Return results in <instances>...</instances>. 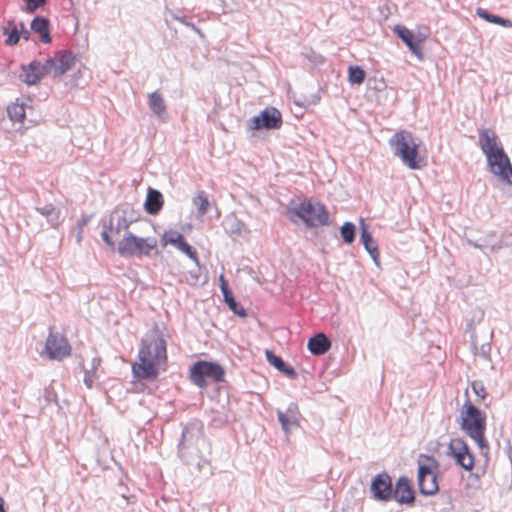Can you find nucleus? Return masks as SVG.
<instances>
[{"instance_id": "nucleus-9", "label": "nucleus", "mask_w": 512, "mask_h": 512, "mask_svg": "<svg viewBox=\"0 0 512 512\" xmlns=\"http://www.w3.org/2000/svg\"><path fill=\"white\" fill-rule=\"evenodd\" d=\"M447 455L465 471H472L475 466V456L466 441L460 437L452 438L447 446Z\"/></svg>"}, {"instance_id": "nucleus-13", "label": "nucleus", "mask_w": 512, "mask_h": 512, "mask_svg": "<svg viewBox=\"0 0 512 512\" xmlns=\"http://www.w3.org/2000/svg\"><path fill=\"white\" fill-rule=\"evenodd\" d=\"M45 61L49 74H53L54 77H61L74 67L76 57L72 52L62 50Z\"/></svg>"}, {"instance_id": "nucleus-40", "label": "nucleus", "mask_w": 512, "mask_h": 512, "mask_svg": "<svg viewBox=\"0 0 512 512\" xmlns=\"http://www.w3.org/2000/svg\"><path fill=\"white\" fill-rule=\"evenodd\" d=\"M219 282H220V288L221 289H225V288L228 287V284H227V281H226L224 275H220Z\"/></svg>"}, {"instance_id": "nucleus-37", "label": "nucleus", "mask_w": 512, "mask_h": 512, "mask_svg": "<svg viewBox=\"0 0 512 512\" xmlns=\"http://www.w3.org/2000/svg\"><path fill=\"white\" fill-rule=\"evenodd\" d=\"M102 239L111 249H114V242L112 241L108 231L102 232Z\"/></svg>"}, {"instance_id": "nucleus-33", "label": "nucleus", "mask_w": 512, "mask_h": 512, "mask_svg": "<svg viewBox=\"0 0 512 512\" xmlns=\"http://www.w3.org/2000/svg\"><path fill=\"white\" fill-rule=\"evenodd\" d=\"M472 389L473 391L475 392V394L480 398V399H485L486 396H487V392H486V389L485 387L479 383V382H473L472 383Z\"/></svg>"}, {"instance_id": "nucleus-17", "label": "nucleus", "mask_w": 512, "mask_h": 512, "mask_svg": "<svg viewBox=\"0 0 512 512\" xmlns=\"http://www.w3.org/2000/svg\"><path fill=\"white\" fill-rule=\"evenodd\" d=\"M49 75L46 61H32L28 65L22 66L21 78L28 85L37 84L43 77Z\"/></svg>"}, {"instance_id": "nucleus-18", "label": "nucleus", "mask_w": 512, "mask_h": 512, "mask_svg": "<svg viewBox=\"0 0 512 512\" xmlns=\"http://www.w3.org/2000/svg\"><path fill=\"white\" fill-rule=\"evenodd\" d=\"M479 145L487 157L493 153L503 150L497 134L491 129H482L479 133Z\"/></svg>"}, {"instance_id": "nucleus-6", "label": "nucleus", "mask_w": 512, "mask_h": 512, "mask_svg": "<svg viewBox=\"0 0 512 512\" xmlns=\"http://www.w3.org/2000/svg\"><path fill=\"white\" fill-rule=\"evenodd\" d=\"M158 247L154 236L139 237L132 232H126L118 242V253L123 257L149 256Z\"/></svg>"}, {"instance_id": "nucleus-12", "label": "nucleus", "mask_w": 512, "mask_h": 512, "mask_svg": "<svg viewBox=\"0 0 512 512\" xmlns=\"http://www.w3.org/2000/svg\"><path fill=\"white\" fill-rule=\"evenodd\" d=\"M282 124L281 112L275 107H267L258 116L249 120V128L254 131L279 129Z\"/></svg>"}, {"instance_id": "nucleus-16", "label": "nucleus", "mask_w": 512, "mask_h": 512, "mask_svg": "<svg viewBox=\"0 0 512 512\" xmlns=\"http://www.w3.org/2000/svg\"><path fill=\"white\" fill-rule=\"evenodd\" d=\"M371 492L376 500L389 501L392 499L393 486L388 474L376 475L371 483Z\"/></svg>"}, {"instance_id": "nucleus-22", "label": "nucleus", "mask_w": 512, "mask_h": 512, "mask_svg": "<svg viewBox=\"0 0 512 512\" xmlns=\"http://www.w3.org/2000/svg\"><path fill=\"white\" fill-rule=\"evenodd\" d=\"M31 29L40 35L41 41L45 44L51 42L49 21L43 17H36L31 23Z\"/></svg>"}, {"instance_id": "nucleus-7", "label": "nucleus", "mask_w": 512, "mask_h": 512, "mask_svg": "<svg viewBox=\"0 0 512 512\" xmlns=\"http://www.w3.org/2000/svg\"><path fill=\"white\" fill-rule=\"evenodd\" d=\"M225 371L218 363L208 361H197L190 368V380L200 388L207 387L206 379L213 382L223 380Z\"/></svg>"}, {"instance_id": "nucleus-38", "label": "nucleus", "mask_w": 512, "mask_h": 512, "mask_svg": "<svg viewBox=\"0 0 512 512\" xmlns=\"http://www.w3.org/2000/svg\"><path fill=\"white\" fill-rule=\"evenodd\" d=\"M221 292H222V294H223V297H224L225 302H226L228 299L233 298V294H232L231 290L229 289V287H227V288H225V289H221Z\"/></svg>"}, {"instance_id": "nucleus-44", "label": "nucleus", "mask_w": 512, "mask_h": 512, "mask_svg": "<svg viewBox=\"0 0 512 512\" xmlns=\"http://www.w3.org/2000/svg\"><path fill=\"white\" fill-rule=\"evenodd\" d=\"M145 225H146V226H148V227H153V225H150V224H149V223H147V222L145 223Z\"/></svg>"}, {"instance_id": "nucleus-27", "label": "nucleus", "mask_w": 512, "mask_h": 512, "mask_svg": "<svg viewBox=\"0 0 512 512\" xmlns=\"http://www.w3.org/2000/svg\"><path fill=\"white\" fill-rule=\"evenodd\" d=\"M361 239L366 250L373 257V259L376 260L379 256L378 247L375 241L373 240L371 234L366 229H362Z\"/></svg>"}, {"instance_id": "nucleus-5", "label": "nucleus", "mask_w": 512, "mask_h": 512, "mask_svg": "<svg viewBox=\"0 0 512 512\" xmlns=\"http://www.w3.org/2000/svg\"><path fill=\"white\" fill-rule=\"evenodd\" d=\"M417 484L424 496L436 495L439 491V462L432 456L421 454L417 459Z\"/></svg>"}, {"instance_id": "nucleus-43", "label": "nucleus", "mask_w": 512, "mask_h": 512, "mask_svg": "<svg viewBox=\"0 0 512 512\" xmlns=\"http://www.w3.org/2000/svg\"><path fill=\"white\" fill-rule=\"evenodd\" d=\"M52 211V208L49 209V210H46V209H41L40 212L43 214V215H48L50 212Z\"/></svg>"}, {"instance_id": "nucleus-29", "label": "nucleus", "mask_w": 512, "mask_h": 512, "mask_svg": "<svg viewBox=\"0 0 512 512\" xmlns=\"http://www.w3.org/2000/svg\"><path fill=\"white\" fill-rule=\"evenodd\" d=\"M366 77L365 71L359 66H350L348 69V80L351 84L360 85Z\"/></svg>"}, {"instance_id": "nucleus-19", "label": "nucleus", "mask_w": 512, "mask_h": 512, "mask_svg": "<svg viewBox=\"0 0 512 512\" xmlns=\"http://www.w3.org/2000/svg\"><path fill=\"white\" fill-rule=\"evenodd\" d=\"M307 347L313 355H323L330 349L331 341L325 334L318 333L309 339Z\"/></svg>"}, {"instance_id": "nucleus-35", "label": "nucleus", "mask_w": 512, "mask_h": 512, "mask_svg": "<svg viewBox=\"0 0 512 512\" xmlns=\"http://www.w3.org/2000/svg\"><path fill=\"white\" fill-rule=\"evenodd\" d=\"M27 8L30 12L35 11L37 8L45 4L46 0H25Z\"/></svg>"}, {"instance_id": "nucleus-39", "label": "nucleus", "mask_w": 512, "mask_h": 512, "mask_svg": "<svg viewBox=\"0 0 512 512\" xmlns=\"http://www.w3.org/2000/svg\"><path fill=\"white\" fill-rule=\"evenodd\" d=\"M19 30H20V33H21V37H23L25 40H28L29 39V32H28V30H26L24 28V26L22 24L20 25V29Z\"/></svg>"}, {"instance_id": "nucleus-25", "label": "nucleus", "mask_w": 512, "mask_h": 512, "mask_svg": "<svg viewBox=\"0 0 512 512\" xmlns=\"http://www.w3.org/2000/svg\"><path fill=\"white\" fill-rule=\"evenodd\" d=\"M296 414V411L291 410H289L287 414L278 412V419L286 433H289L293 426L298 425V419Z\"/></svg>"}, {"instance_id": "nucleus-28", "label": "nucleus", "mask_w": 512, "mask_h": 512, "mask_svg": "<svg viewBox=\"0 0 512 512\" xmlns=\"http://www.w3.org/2000/svg\"><path fill=\"white\" fill-rule=\"evenodd\" d=\"M477 15L490 23L498 24L503 27H512V22L509 19H504L497 15L490 14L483 9H477Z\"/></svg>"}, {"instance_id": "nucleus-15", "label": "nucleus", "mask_w": 512, "mask_h": 512, "mask_svg": "<svg viewBox=\"0 0 512 512\" xmlns=\"http://www.w3.org/2000/svg\"><path fill=\"white\" fill-rule=\"evenodd\" d=\"M392 498H394L399 504L413 505L415 502V491L412 481L406 477H400L393 489Z\"/></svg>"}, {"instance_id": "nucleus-36", "label": "nucleus", "mask_w": 512, "mask_h": 512, "mask_svg": "<svg viewBox=\"0 0 512 512\" xmlns=\"http://www.w3.org/2000/svg\"><path fill=\"white\" fill-rule=\"evenodd\" d=\"M95 373L94 372H86V375H85V378H84V382L85 384L87 385L88 388H91L93 383H94V379H95Z\"/></svg>"}, {"instance_id": "nucleus-1", "label": "nucleus", "mask_w": 512, "mask_h": 512, "mask_svg": "<svg viewBox=\"0 0 512 512\" xmlns=\"http://www.w3.org/2000/svg\"><path fill=\"white\" fill-rule=\"evenodd\" d=\"M168 366L167 343L164 336L154 331L140 343L137 360L132 364V373L139 380H155Z\"/></svg>"}, {"instance_id": "nucleus-2", "label": "nucleus", "mask_w": 512, "mask_h": 512, "mask_svg": "<svg viewBox=\"0 0 512 512\" xmlns=\"http://www.w3.org/2000/svg\"><path fill=\"white\" fill-rule=\"evenodd\" d=\"M394 155L399 157L409 169L418 170L424 165V159L419 154L420 142L407 130L396 132L389 140Z\"/></svg>"}, {"instance_id": "nucleus-11", "label": "nucleus", "mask_w": 512, "mask_h": 512, "mask_svg": "<svg viewBox=\"0 0 512 512\" xmlns=\"http://www.w3.org/2000/svg\"><path fill=\"white\" fill-rule=\"evenodd\" d=\"M486 158L490 171L503 183L512 186V165L504 150L488 155Z\"/></svg>"}, {"instance_id": "nucleus-21", "label": "nucleus", "mask_w": 512, "mask_h": 512, "mask_svg": "<svg viewBox=\"0 0 512 512\" xmlns=\"http://www.w3.org/2000/svg\"><path fill=\"white\" fill-rule=\"evenodd\" d=\"M266 359L270 365L274 366L280 372L288 376L289 378L295 379L297 377V373L293 367L287 365L281 357L275 355L272 351L266 350L265 352Z\"/></svg>"}, {"instance_id": "nucleus-24", "label": "nucleus", "mask_w": 512, "mask_h": 512, "mask_svg": "<svg viewBox=\"0 0 512 512\" xmlns=\"http://www.w3.org/2000/svg\"><path fill=\"white\" fill-rule=\"evenodd\" d=\"M3 33L7 36L5 43L9 46L16 45L21 38V33L18 26L13 22L7 23V25L3 28Z\"/></svg>"}, {"instance_id": "nucleus-8", "label": "nucleus", "mask_w": 512, "mask_h": 512, "mask_svg": "<svg viewBox=\"0 0 512 512\" xmlns=\"http://www.w3.org/2000/svg\"><path fill=\"white\" fill-rule=\"evenodd\" d=\"M393 31L407 45L409 50L420 60L423 59L422 45L428 39L430 30L427 26L418 27L417 32L402 25H396Z\"/></svg>"}, {"instance_id": "nucleus-10", "label": "nucleus", "mask_w": 512, "mask_h": 512, "mask_svg": "<svg viewBox=\"0 0 512 512\" xmlns=\"http://www.w3.org/2000/svg\"><path fill=\"white\" fill-rule=\"evenodd\" d=\"M72 353V347L64 335L50 332L45 342V348L42 352L50 360L61 361L69 357Z\"/></svg>"}, {"instance_id": "nucleus-41", "label": "nucleus", "mask_w": 512, "mask_h": 512, "mask_svg": "<svg viewBox=\"0 0 512 512\" xmlns=\"http://www.w3.org/2000/svg\"><path fill=\"white\" fill-rule=\"evenodd\" d=\"M0 512H6L4 508V499L0 496Z\"/></svg>"}, {"instance_id": "nucleus-34", "label": "nucleus", "mask_w": 512, "mask_h": 512, "mask_svg": "<svg viewBox=\"0 0 512 512\" xmlns=\"http://www.w3.org/2000/svg\"><path fill=\"white\" fill-rule=\"evenodd\" d=\"M132 223H133L132 219H127L126 217H122L121 219L118 220L117 228H116L117 232H119L120 230L125 231V233L130 232L129 227Z\"/></svg>"}, {"instance_id": "nucleus-30", "label": "nucleus", "mask_w": 512, "mask_h": 512, "mask_svg": "<svg viewBox=\"0 0 512 512\" xmlns=\"http://www.w3.org/2000/svg\"><path fill=\"white\" fill-rule=\"evenodd\" d=\"M8 114L11 120L16 122H23L25 119V107L23 104L13 103L8 107Z\"/></svg>"}, {"instance_id": "nucleus-26", "label": "nucleus", "mask_w": 512, "mask_h": 512, "mask_svg": "<svg viewBox=\"0 0 512 512\" xmlns=\"http://www.w3.org/2000/svg\"><path fill=\"white\" fill-rule=\"evenodd\" d=\"M193 205L197 208L198 214L203 216L208 212L210 202L204 191H200L193 198Z\"/></svg>"}, {"instance_id": "nucleus-20", "label": "nucleus", "mask_w": 512, "mask_h": 512, "mask_svg": "<svg viewBox=\"0 0 512 512\" xmlns=\"http://www.w3.org/2000/svg\"><path fill=\"white\" fill-rule=\"evenodd\" d=\"M163 204L164 200L162 194L158 190L149 188L144 204L146 212L151 215H156L162 209Z\"/></svg>"}, {"instance_id": "nucleus-4", "label": "nucleus", "mask_w": 512, "mask_h": 512, "mask_svg": "<svg viewBox=\"0 0 512 512\" xmlns=\"http://www.w3.org/2000/svg\"><path fill=\"white\" fill-rule=\"evenodd\" d=\"M460 426L480 448L486 446V416L469 401L465 402L462 406Z\"/></svg>"}, {"instance_id": "nucleus-14", "label": "nucleus", "mask_w": 512, "mask_h": 512, "mask_svg": "<svg viewBox=\"0 0 512 512\" xmlns=\"http://www.w3.org/2000/svg\"><path fill=\"white\" fill-rule=\"evenodd\" d=\"M160 244L162 247L167 245L175 246L182 253L187 255L194 263L199 264V257L197 251L191 247L186 241L185 237L174 230H166L161 235Z\"/></svg>"}, {"instance_id": "nucleus-31", "label": "nucleus", "mask_w": 512, "mask_h": 512, "mask_svg": "<svg viewBox=\"0 0 512 512\" xmlns=\"http://www.w3.org/2000/svg\"><path fill=\"white\" fill-rule=\"evenodd\" d=\"M341 237L343 238L344 242L351 244L355 237V226L350 222H346L341 227Z\"/></svg>"}, {"instance_id": "nucleus-3", "label": "nucleus", "mask_w": 512, "mask_h": 512, "mask_svg": "<svg viewBox=\"0 0 512 512\" xmlns=\"http://www.w3.org/2000/svg\"><path fill=\"white\" fill-rule=\"evenodd\" d=\"M287 215L292 222L301 220L308 227H318L327 225L329 222V213L326 207L319 202H312L305 199L299 205L291 207Z\"/></svg>"}, {"instance_id": "nucleus-32", "label": "nucleus", "mask_w": 512, "mask_h": 512, "mask_svg": "<svg viewBox=\"0 0 512 512\" xmlns=\"http://www.w3.org/2000/svg\"><path fill=\"white\" fill-rule=\"evenodd\" d=\"M226 303H227V305L229 306V308H230V309H231L235 314H237V315H239V316H245V315H246L245 309H244L242 306H240V305L235 301L234 297H233V298H231V299H228V300L226 301Z\"/></svg>"}, {"instance_id": "nucleus-23", "label": "nucleus", "mask_w": 512, "mask_h": 512, "mask_svg": "<svg viewBox=\"0 0 512 512\" xmlns=\"http://www.w3.org/2000/svg\"><path fill=\"white\" fill-rule=\"evenodd\" d=\"M149 106L153 113L162 118L166 114V105L162 95L159 92H152L148 95Z\"/></svg>"}, {"instance_id": "nucleus-42", "label": "nucleus", "mask_w": 512, "mask_h": 512, "mask_svg": "<svg viewBox=\"0 0 512 512\" xmlns=\"http://www.w3.org/2000/svg\"><path fill=\"white\" fill-rule=\"evenodd\" d=\"M100 364V359L95 358L93 360V369H96V367Z\"/></svg>"}]
</instances>
